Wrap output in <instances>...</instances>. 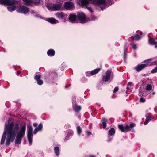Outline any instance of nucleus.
I'll list each match as a JSON object with an SVG mask.
<instances>
[{
	"label": "nucleus",
	"mask_w": 157,
	"mask_h": 157,
	"mask_svg": "<svg viewBox=\"0 0 157 157\" xmlns=\"http://www.w3.org/2000/svg\"><path fill=\"white\" fill-rule=\"evenodd\" d=\"M19 128V125L17 123H16L14 125L13 122L7 124L6 123L4 131L1 139V144L2 145L4 144L7 133V136L6 142V145L7 146H9L11 142H13L15 139L16 133L18 132Z\"/></svg>",
	"instance_id": "1"
},
{
	"label": "nucleus",
	"mask_w": 157,
	"mask_h": 157,
	"mask_svg": "<svg viewBox=\"0 0 157 157\" xmlns=\"http://www.w3.org/2000/svg\"><path fill=\"white\" fill-rule=\"evenodd\" d=\"M18 3V2L15 0H0V4L9 6L7 9L10 12L16 10V6L14 5H17Z\"/></svg>",
	"instance_id": "2"
},
{
	"label": "nucleus",
	"mask_w": 157,
	"mask_h": 157,
	"mask_svg": "<svg viewBox=\"0 0 157 157\" xmlns=\"http://www.w3.org/2000/svg\"><path fill=\"white\" fill-rule=\"evenodd\" d=\"M26 127L25 125H23L21 128L19 132L17 134L16 139L15 140V143L19 144L21 141L22 139L24 137L26 130Z\"/></svg>",
	"instance_id": "3"
},
{
	"label": "nucleus",
	"mask_w": 157,
	"mask_h": 157,
	"mask_svg": "<svg viewBox=\"0 0 157 157\" xmlns=\"http://www.w3.org/2000/svg\"><path fill=\"white\" fill-rule=\"evenodd\" d=\"M136 126V124L132 122L130 123L129 125H126L124 127L123 124H119L118 125L119 129L122 132L126 133L127 132L130 131L132 130V132H135V130L133 129L134 127Z\"/></svg>",
	"instance_id": "4"
},
{
	"label": "nucleus",
	"mask_w": 157,
	"mask_h": 157,
	"mask_svg": "<svg viewBox=\"0 0 157 157\" xmlns=\"http://www.w3.org/2000/svg\"><path fill=\"white\" fill-rule=\"evenodd\" d=\"M153 58H150L147 60H144L143 63L144 64H138L137 66L134 68V69L137 72H139L143 69L148 66H151V64H149V63L153 60Z\"/></svg>",
	"instance_id": "5"
},
{
	"label": "nucleus",
	"mask_w": 157,
	"mask_h": 157,
	"mask_svg": "<svg viewBox=\"0 0 157 157\" xmlns=\"http://www.w3.org/2000/svg\"><path fill=\"white\" fill-rule=\"evenodd\" d=\"M76 14L77 16V19L81 21V23H84L86 22V17L83 12H78Z\"/></svg>",
	"instance_id": "6"
},
{
	"label": "nucleus",
	"mask_w": 157,
	"mask_h": 157,
	"mask_svg": "<svg viewBox=\"0 0 157 157\" xmlns=\"http://www.w3.org/2000/svg\"><path fill=\"white\" fill-rule=\"evenodd\" d=\"M112 71L111 70H108L105 73V75L102 77V80L105 82H107L109 80Z\"/></svg>",
	"instance_id": "7"
},
{
	"label": "nucleus",
	"mask_w": 157,
	"mask_h": 157,
	"mask_svg": "<svg viewBox=\"0 0 157 157\" xmlns=\"http://www.w3.org/2000/svg\"><path fill=\"white\" fill-rule=\"evenodd\" d=\"M18 13L26 14L29 11V9L25 6H22L20 7L17 10Z\"/></svg>",
	"instance_id": "8"
},
{
	"label": "nucleus",
	"mask_w": 157,
	"mask_h": 157,
	"mask_svg": "<svg viewBox=\"0 0 157 157\" xmlns=\"http://www.w3.org/2000/svg\"><path fill=\"white\" fill-rule=\"evenodd\" d=\"M68 19L72 23H75L77 19V16L76 13L70 14L69 16Z\"/></svg>",
	"instance_id": "9"
},
{
	"label": "nucleus",
	"mask_w": 157,
	"mask_h": 157,
	"mask_svg": "<svg viewBox=\"0 0 157 157\" xmlns=\"http://www.w3.org/2000/svg\"><path fill=\"white\" fill-rule=\"evenodd\" d=\"M64 7L67 10H71L74 7V4L71 2H67L64 4Z\"/></svg>",
	"instance_id": "10"
},
{
	"label": "nucleus",
	"mask_w": 157,
	"mask_h": 157,
	"mask_svg": "<svg viewBox=\"0 0 157 157\" xmlns=\"http://www.w3.org/2000/svg\"><path fill=\"white\" fill-rule=\"evenodd\" d=\"M56 16L59 19H65L67 15L65 14L63 12H57L56 13Z\"/></svg>",
	"instance_id": "11"
},
{
	"label": "nucleus",
	"mask_w": 157,
	"mask_h": 157,
	"mask_svg": "<svg viewBox=\"0 0 157 157\" xmlns=\"http://www.w3.org/2000/svg\"><path fill=\"white\" fill-rule=\"evenodd\" d=\"M61 3L54 4L52 6V9L54 11H57L60 10L62 6Z\"/></svg>",
	"instance_id": "12"
},
{
	"label": "nucleus",
	"mask_w": 157,
	"mask_h": 157,
	"mask_svg": "<svg viewBox=\"0 0 157 157\" xmlns=\"http://www.w3.org/2000/svg\"><path fill=\"white\" fill-rule=\"evenodd\" d=\"M46 20L52 24H56L59 22L58 20L53 17L47 18Z\"/></svg>",
	"instance_id": "13"
},
{
	"label": "nucleus",
	"mask_w": 157,
	"mask_h": 157,
	"mask_svg": "<svg viewBox=\"0 0 157 157\" xmlns=\"http://www.w3.org/2000/svg\"><path fill=\"white\" fill-rule=\"evenodd\" d=\"M146 119L144 124V125L147 124L151 120L152 117L149 113L147 114V115H146Z\"/></svg>",
	"instance_id": "14"
},
{
	"label": "nucleus",
	"mask_w": 157,
	"mask_h": 157,
	"mask_svg": "<svg viewBox=\"0 0 157 157\" xmlns=\"http://www.w3.org/2000/svg\"><path fill=\"white\" fill-rule=\"evenodd\" d=\"M156 42L155 39L151 37H150L148 40V44L151 45H155Z\"/></svg>",
	"instance_id": "15"
},
{
	"label": "nucleus",
	"mask_w": 157,
	"mask_h": 157,
	"mask_svg": "<svg viewBox=\"0 0 157 157\" xmlns=\"http://www.w3.org/2000/svg\"><path fill=\"white\" fill-rule=\"evenodd\" d=\"M47 53L48 56H52L55 55V52L54 49H50L48 51Z\"/></svg>",
	"instance_id": "16"
},
{
	"label": "nucleus",
	"mask_w": 157,
	"mask_h": 157,
	"mask_svg": "<svg viewBox=\"0 0 157 157\" xmlns=\"http://www.w3.org/2000/svg\"><path fill=\"white\" fill-rule=\"evenodd\" d=\"M101 123L104 129H105L106 127L107 123L108 122L107 120L105 118H103L101 120Z\"/></svg>",
	"instance_id": "17"
},
{
	"label": "nucleus",
	"mask_w": 157,
	"mask_h": 157,
	"mask_svg": "<svg viewBox=\"0 0 157 157\" xmlns=\"http://www.w3.org/2000/svg\"><path fill=\"white\" fill-rule=\"evenodd\" d=\"M32 133H27V138L30 145H31L32 142Z\"/></svg>",
	"instance_id": "18"
},
{
	"label": "nucleus",
	"mask_w": 157,
	"mask_h": 157,
	"mask_svg": "<svg viewBox=\"0 0 157 157\" xmlns=\"http://www.w3.org/2000/svg\"><path fill=\"white\" fill-rule=\"evenodd\" d=\"M74 110L76 112H79L81 109V107L80 106H78L76 104H75L73 107Z\"/></svg>",
	"instance_id": "19"
},
{
	"label": "nucleus",
	"mask_w": 157,
	"mask_h": 157,
	"mask_svg": "<svg viewBox=\"0 0 157 157\" xmlns=\"http://www.w3.org/2000/svg\"><path fill=\"white\" fill-rule=\"evenodd\" d=\"M141 36L139 35L138 34H135L133 36L131 37V38L133 40H138L141 38Z\"/></svg>",
	"instance_id": "20"
},
{
	"label": "nucleus",
	"mask_w": 157,
	"mask_h": 157,
	"mask_svg": "<svg viewBox=\"0 0 157 157\" xmlns=\"http://www.w3.org/2000/svg\"><path fill=\"white\" fill-rule=\"evenodd\" d=\"M49 75L52 78L57 77V74L55 71H52L51 72H48Z\"/></svg>",
	"instance_id": "21"
},
{
	"label": "nucleus",
	"mask_w": 157,
	"mask_h": 157,
	"mask_svg": "<svg viewBox=\"0 0 157 157\" xmlns=\"http://www.w3.org/2000/svg\"><path fill=\"white\" fill-rule=\"evenodd\" d=\"M54 152L56 155L57 156H58L59 154V148L58 147H55L54 148Z\"/></svg>",
	"instance_id": "22"
},
{
	"label": "nucleus",
	"mask_w": 157,
	"mask_h": 157,
	"mask_svg": "<svg viewBox=\"0 0 157 157\" xmlns=\"http://www.w3.org/2000/svg\"><path fill=\"white\" fill-rule=\"evenodd\" d=\"M108 133L110 136L113 135L115 133V131L114 128H111L109 131Z\"/></svg>",
	"instance_id": "23"
},
{
	"label": "nucleus",
	"mask_w": 157,
	"mask_h": 157,
	"mask_svg": "<svg viewBox=\"0 0 157 157\" xmlns=\"http://www.w3.org/2000/svg\"><path fill=\"white\" fill-rule=\"evenodd\" d=\"M101 69L100 68L96 69L91 71L90 74L91 75H94L98 73L100 70Z\"/></svg>",
	"instance_id": "24"
},
{
	"label": "nucleus",
	"mask_w": 157,
	"mask_h": 157,
	"mask_svg": "<svg viewBox=\"0 0 157 157\" xmlns=\"http://www.w3.org/2000/svg\"><path fill=\"white\" fill-rule=\"evenodd\" d=\"M89 1L88 0H82L81 1V4L82 6H86L89 4Z\"/></svg>",
	"instance_id": "25"
},
{
	"label": "nucleus",
	"mask_w": 157,
	"mask_h": 157,
	"mask_svg": "<svg viewBox=\"0 0 157 157\" xmlns=\"http://www.w3.org/2000/svg\"><path fill=\"white\" fill-rule=\"evenodd\" d=\"M27 5H29L30 4L33 3V1L32 0H22Z\"/></svg>",
	"instance_id": "26"
},
{
	"label": "nucleus",
	"mask_w": 157,
	"mask_h": 157,
	"mask_svg": "<svg viewBox=\"0 0 157 157\" xmlns=\"http://www.w3.org/2000/svg\"><path fill=\"white\" fill-rule=\"evenodd\" d=\"M77 131L78 134L79 135H80L82 132V130L81 128L79 126H78L77 127Z\"/></svg>",
	"instance_id": "27"
},
{
	"label": "nucleus",
	"mask_w": 157,
	"mask_h": 157,
	"mask_svg": "<svg viewBox=\"0 0 157 157\" xmlns=\"http://www.w3.org/2000/svg\"><path fill=\"white\" fill-rule=\"evenodd\" d=\"M33 128L31 126H28L27 127V133H32Z\"/></svg>",
	"instance_id": "28"
},
{
	"label": "nucleus",
	"mask_w": 157,
	"mask_h": 157,
	"mask_svg": "<svg viewBox=\"0 0 157 157\" xmlns=\"http://www.w3.org/2000/svg\"><path fill=\"white\" fill-rule=\"evenodd\" d=\"M41 78V76L39 75H36L34 76V79L36 81H37L40 79Z\"/></svg>",
	"instance_id": "29"
},
{
	"label": "nucleus",
	"mask_w": 157,
	"mask_h": 157,
	"mask_svg": "<svg viewBox=\"0 0 157 157\" xmlns=\"http://www.w3.org/2000/svg\"><path fill=\"white\" fill-rule=\"evenodd\" d=\"M152 89V86L151 84H147L146 86V90L147 91L151 90Z\"/></svg>",
	"instance_id": "30"
},
{
	"label": "nucleus",
	"mask_w": 157,
	"mask_h": 157,
	"mask_svg": "<svg viewBox=\"0 0 157 157\" xmlns=\"http://www.w3.org/2000/svg\"><path fill=\"white\" fill-rule=\"evenodd\" d=\"M37 83L39 85H41L43 83V81L42 80L40 79L37 81Z\"/></svg>",
	"instance_id": "31"
},
{
	"label": "nucleus",
	"mask_w": 157,
	"mask_h": 157,
	"mask_svg": "<svg viewBox=\"0 0 157 157\" xmlns=\"http://www.w3.org/2000/svg\"><path fill=\"white\" fill-rule=\"evenodd\" d=\"M39 131L41 130L43 128V125L41 123H40L38 125V127H36Z\"/></svg>",
	"instance_id": "32"
},
{
	"label": "nucleus",
	"mask_w": 157,
	"mask_h": 157,
	"mask_svg": "<svg viewBox=\"0 0 157 157\" xmlns=\"http://www.w3.org/2000/svg\"><path fill=\"white\" fill-rule=\"evenodd\" d=\"M157 72V67H155V68L152 69L151 71V73H155Z\"/></svg>",
	"instance_id": "33"
},
{
	"label": "nucleus",
	"mask_w": 157,
	"mask_h": 157,
	"mask_svg": "<svg viewBox=\"0 0 157 157\" xmlns=\"http://www.w3.org/2000/svg\"><path fill=\"white\" fill-rule=\"evenodd\" d=\"M97 18V17L94 15H92L90 17V19L91 21H94Z\"/></svg>",
	"instance_id": "34"
},
{
	"label": "nucleus",
	"mask_w": 157,
	"mask_h": 157,
	"mask_svg": "<svg viewBox=\"0 0 157 157\" xmlns=\"http://www.w3.org/2000/svg\"><path fill=\"white\" fill-rule=\"evenodd\" d=\"M118 86L116 87L113 91V93H115L116 92H117L118 91Z\"/></svg>",
	"instance_id": "35"
},
{
	"label": "nucleus",
	"mask_w": 157,
	"mask_h": 157,
	"mask_svg": "<svg viewBox=\"0 0 157 157\" xmlns=\"http://www.w3.org/2000/svg\"><path fill=\"white\" fill-rule=\"evenodd\" d=\"M39 131V130L38 129V128L36 127L35 128L34 131H33V133L34 134H36Z\"/></svg>",
	"instance_id": "36"
},
{
	"label": "nucleus",
	"mask_w": 157,
	"mask_h": 157,
	"mask_svg": "<svg viewBox=\"0 0 157 157\" xmlns=\"http://www.w3.org/2000/svg\"><path fill=\"white\" fill-rule=\"evenodd\" d=\"M127 53L125 52V50H124V61H125V59L127 58Z\"/></svg>",
	"instance_id": "37"
},
{
	"label": "nucleus",
	"mask_w": 157,
	"mask_h": 157,
	"mask_svg": "<svg viewBox=\"0 0 157 157\" xmlns=\"http://www.w3.org/2000/svg\"><path fill=\"white\" fill-rule=\"evenodd\" d=\"M132 48L134 49H136V48H137V47H136V44H133L132 46Z\"/></svg>",
	"instance_id": "38"
},
{
	"label": "nucleus",
	"mask_w": 157,
	"mask_h": 157,
	"mask_svg": "<svg viewBox=\"0 0 157 157\" xmlns=\"http://www.w3.org/2000/svg\"><path fill=\"white\" fill-rule=\"evenodd\" d=\"M140 101L141 102H144L145 101V100L143 98L141 97L140 98Z\"/></svg>",
	"instance_id": "39"
},
{
	"label": "nucleus",
	"mask_w": 157,
	"mask_h": 157,
	"mask_svg": "<svg viewBox=\"0 0 157 157\" xmlns=\"http://www.w3.org/2000/svg\"><path fill=\"white\" fill-rule=\"evenodd\" d=\"M86 8L89 11H90L91 13H92L93 12V10L91 8V7H86Z\"/></svg>",
	"instance_id": "40"
},
{
	"label": "nucleus",
	"mask_w": 157,
	"mask_h": 157,
	"mask_svg": "<svg viewBox=\"0 0 157 157\" xmlns=\"http://www.w3.org/2000/svg\"><path fill=\"white\" fill-rule=\"evenodd\" d=\"M86 133L87 134V135L88 136H90V135L92 134V133L90 131H86Z\"/></svg>",
	"instance_id": "41"
},
{
	"label": "nucleus",
	"mask_w": 157,
	"mask_h": 157,
	"mask_svg": "<svg viewBox=\"0 0 157 157\" xmlns=\"http://www.w3.org/2000/svg\"><path fill=\"white\" fill-rule=\"evenodd\" d=\"M131 89H132V88H131V86L129 87V86H127L126 87L127 90L128 91L130 90Z\"/></svg>",
	"instance_id": "42"
},
{
	"label": "nucleus",
	"mask_w": 157,
	"mask_h": 157,
	"mask_svg": "<svg viewBox=\"0 0 157 157\" xmlns=\"http://www.w3.org/2000/svg\"><path fill=\"white\" fill-rule=\"evenodd\" d=\"M38 124L37 123H35L33 124V125L34 127H36L37 126Z\"/></svg>",
	"instance_id": "43"
},
{
	"label": "nucleus",
	"mask_w": 157,
	"mask_h": 157,
	"mask_svg": "<svg viewBox=\"0 0 157 157\" xmlns=\"http://www.w3.org/2000/svg\"><path fill=\"white\" fill-rule=\"evenodd\" d=\"M132 83L131 82H129L127 86H130L131 87V86H132Z\"/></svg>",
	"instance_id": "44"
},
{
	"label": "nucleus",
	"mask_w": 157,
	"mask_h": 157,
	"mask_svg": "<svg viewBox=\"0 0 157 157\" xmlns=\"http://www.w3.org/2000/svg\"><path fill=\"white\" fill-rule=\"evenodd\" d=\"M141 90H139V94L140 95H141L142 94V92H141Z\"/></svg>",
	"instance_id": "45"
},
{
	"label": "nucleus",
	"mask_w": 157,
	"mask_h": 157,
	"mask_svg": "<svg viewBox=\"0 0 157 157\" xmlns=\"http://www.w3.org/2000/svg\"><path fill=\"white\" fill-rule=\"evenodd\" d=\"M100 8L102 10H103L105 8V7H103L102 6H100Z\"/></svg>",
	"instance_id": "46"
},
{
	"label": "nucleus",
	"mask_w": 157,
	"mask_h": 157,
	"mask_svg": "<svg viewBox=\"0 0 157 157\" xmlns=\"http://www.w3.org/2000/svg\"><path fill=\"white\" fill-rule=\"evenodd\" d=\"M21 73V71H18L17 72V75H19Z\"/></svg>",
	"instance_id": "47"
},
{
	"label": "nucleus",
	"mask_w": 157,
	"mask_h": 157,
	"mask_svg": "<svg viewBox=\"0 0 157 157\" xmlns=\"http://www.w3.org/2000/svg\"><path fill=\"white\" fill-rule=\"evenodd\" d=\"M89 157H96L94 155H89Z\"/></svg>",
	"instance_id": "48"
},
{
	"label": "nucleus",
	"mask_w": 157,
	"mask_h": 157,
	"mask_svg": "<svg viewBox=\"0 0 157 157\" xmlns=\"http://www.w3.org/2000/svg\"><path fill=\"white\" fill-rule=\"evenodd\" d=\"M155 48H157V41L156 42L155 45Z\"/></svg>",
	"instance_id": "49"
},
{
	"label": "nucleus",
	"mask_w": 157,
	"mask_h": 157,
	"mask_svg": "<svg viewBox=\"0 0 157 157\" xmlns=\"http://www.w3.org/2000/svg\"><path fill=\"white\" fill-rule=\"evenodd\" d=\"M155 94V92H153L152 93V94L153 95H154Z\"/></svg>",
	"instance_id": "50"
},
{
	"label": "nucleus",
	"mask_w": 157,
	"mask_h": 157,
	"mask_svg": "<svg viewBox=\"0 0 157 157\" xmlns=\"http://www.w3.org/2000/svg\"><path fill=\"white\" fill-rule=\"evenodd\" d=\"M111 77L112 78V77H113V74H112H112H111Z\"/></svg>",
	"instance_id": "51"
},
{
	"label": "nucleus",
	"mask_w": 157,
	"mask_h": 157,
	"mask_svg": "<svg viewBox=\"0 0 157 157\" xmlns=\"http://www.w3.org/2000/svg\"><path fill=\"white\" fill-rule=\"evenodd\" d=\"M140 33L141 35H142V34L143 33L142 32H140Z\"/></svg>",
	"instance_id": "52"
},
{
	"label": "nucleus",
	"mask_w": 157,
	"mask_h": 157,
	"mask_svg": "<svg viewBox=\"0 0 157 157\" xmlns=\"http://www.w3.org/2000/svg\"><path fill=\"white\" fill-rule=\"evenodd\" d=\"M70 86V85H69V86H68L67 87V86H65V87H66V88H67V87H69Z\"/></svg>",
	"instance_id": "53"
},
{
	"label": "nucleus",
	"mask_w": 157,
	"mask_h": 157,
	"mask_svg": "<svg viewBox=\"0 0 157 157\" xmlns=\"http://www.w3.org/2000/svg\"><path fill=\"white\" fill-rule=\"evenodd\" d=\"M156 40H157V38H156Z\"/></svg>",
	"instance_id": "54"
}]
</instances>
